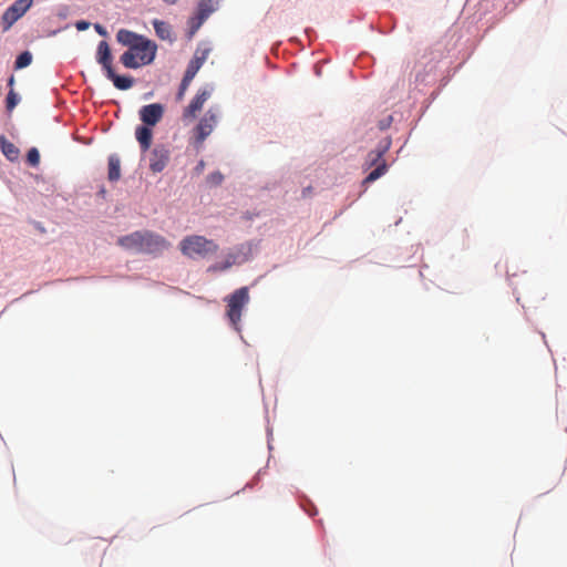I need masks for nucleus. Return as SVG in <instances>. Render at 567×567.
Wrapping results in <instances>:
<instances>
[{"label": "nucleus", "instance_id": "obj_9", "mask_svg": "<svg viewBox=\"0 0 567 567\" xmlns=\"http://www.w3.org/2000/svg\"><path fill=\"white\" fill-rule=\"evenodd\" d=\"M219 0H199L197 13L190 19L192 33L196 32L204 21L218 8Z\"/></svg>", "mask_w": 567, "mask_h": 567}, {"label": "nucleus", "instance_id": "obj_24", "mask_svg": "<svg viewBox=\"0 0 567 567\" xmlns=\"http://www.w3.org/2000/svg\"><path fill=\"white\" fill-rule=\"evenodd\" d=\"M190 82H192L190 80L183 78V80L179 84L178 92L176 94V101H178V102L183 101Z\"/></svg>", "mask_w": 567, "mask_h": 567}, {"label": "nucleus", "instance_id": "obj_29", "mask_svg": "<svg viewBox=\"0 0 567 567\" xmlns=\"http://www.w3.org/2000/svg\"><path fill=\"white\" fill-rule=\"evenodd\" d=\"M13 82H14V79H13V76H11L10 80H9V85H12Z\"/></svg>", "mask_w": 567, "mask_h": 567}, {"label": "nucleus", "instance_id": "obj_3", "mask_svg": "<svg viewBox=\"0 0 567 567\" xmlns=\"http://www.w3.org/2000/svg\"><path fill=\"white\" fill-rule=\"evenodd\" d=\"M218 248L214 240L199 235L187 236L179 243L182 254L188 258H205L208 255L215 254Z\"/></svg>", "mask_w": 567, "mask_h": 567}, {"label": "nucleus", "instance_id": "obj_8", "mask_svg": "<svg viewBox=\"0 0 567 567\" xmlns=\"http://www.w3.org/2000/svg\"><path fill=\"white\" fill-rule=\"evenodd\" d=\"M213 89L209 86L202 87L192 99L190 103L184 109L183 118L194 120L197 113L203 109L204 104L212 96Z\"/></svg>", "mask_w": 567, "mask_h": 567}, {"label": "nucleus", "instance_id": "obj_27", "mask_svg": "<svg viewBox=\"0 0 567 567\" xmlns=\"http://www.w3.org/2000/svg\"><path fill=\"white\" fill-rule=\"evenodd\" d=\"M167 4H175L178 0H163Z\"/></svg>", "mask_w": 567, "mask_h": 567}, {"label": "nucleus", "instance_id": "obj_25", "mask_svg": "<svg viewBox=\"0 0 567 567\" xmlns=\"http://www.w3.org/2000/svg\"><path fill=\"white\" fill-rule=\"evenodd\" d=\"M94 29L95 31L102 35V37H107V31L105 30V28L99 23L94 24Z\"/></svg>", "mask_w": 567, "mask_h": 567}, {"label": "nucleus", "instance_id": "obj_14", "mask_svg": "<svg viewBox=\"0 0 567 567\" xmlns=\"http://www.w3.org/2000/svg\"><path fill=\"white\" fill-rule=\"evenodd\" d=\"M105 75L109 80L113 82L116 89L122 91L131 89L134 84L133 78L117 75L114 69L109 70V72H106Z\"/></svg>", "mask_w": 567, "mask_h": 567}, {"label": "nucleus", "instance_id": "obj_26", "mask_svg": "<svg viewBox=\"0 0 567 567\" xmlns=\"http://www.w3.org/2000/svg\"><path fill=\"white\" fill-rule=\"evenodd\" d=\"M75 27L78 30L84 31L90 27V23L86 21H79V22H76Z\"/></svg>", "mask_w": 567, "mask_h": 567}, {"label": "nucleus", "instance_id": "obj_21", "mask_svg": "<svg viewBox=\"0 0 567 567\" xmlns=\"http://www.w3.org/2000/svg\"><path fill=\"white\" fill-rule=\"evenodd\" d=\"M27 162L35 167L39 165L40 163V154H39V151L35 148V147H32L29 150L28 154H27Z\"/></svg>", "mask_w": 567, "mask_h": 567}, {"label": "nucleus", "instance_id": "obj_28", "mask_svg": "<svg viewBox=\"0 0 567 567\" xmlns=\"http://www.w3.org/2000/svg\"><path fill=\"white\" fill-rule=\"evenodd\" d=\"M203 167H204V163H203V162H200V163L198 164V166H197V169H202Z\"/></svg>", "mask_w": 567, "mask_h": 567}, {"label": "nucleus", "instance_id": "obj_11", "mask_svg": "<svg viewBox=\"0 0 567 567\" xmlns=\"http://www.w3.org/2000/svg\"><path fill=\"white\" fill-rule=\"evenodd\" d=\"M169 151L164 145L155 146L150 154V169L153 173H161L169 162Z\"/></svg>", "mask_w": 567, "mask_h": 567}, {"label": "nucleus", "instance_id": "obj_19", "mask_svg": "<svg viewBox=\"0 0 567 567\" xmlns=\"http://www.w3.org/2000/svg\"><path fill=\"white\" fill-rule=\"evenodd\" d=\"M32 62V54L29 51H24L21 54L18 55L14 66L16 69H23L31 64Z\"/></svg>", "mask_w": 567, "mask_h": 567}, {"label": "nucleus", "instance_id": "obj_18", "mask_svg": "<svg viewBox=\"0 0 567 567\" xmlns=\"http://www.w3.org/2000/svg\"><path fill=\"white\" fill-rule=\"evenodd\" d=\"M153 27H154L156 35L159 39L172 40V30H171V25L167 22L155 19L153 21Z\"/></svg>", "mask_w": 567, "mask_h": 567}, {"label": "nucleus", "instance_id": "obj_12", "mask_svg": "<svg viewBox=\"0 0 567 567\" xmlns=\"http://www.w3.org/2000/svg\"><path fill=\"white\" fill-rule=\"evenodd\" d=\"M112 60L113 58L109 43L106 41H101L96 50V61L102 65L105 73L113 69Z\"/></svg>", "mask_w": 567, "mask_h": 567}, {"label": "nucleus", "instance_id": "obj_23", "mask_svg": "<svg viewBox=\"0 0 567 567\" xmlns=\"http://www.w3.org/2000/svg\"><path fill=\"white\" fill-rule=\"evenodd\" d=\"M18 102V94L13 90H10L7 95V110L11 112L17 106Z\"/></svg>", "mask_w": 567, "mask_h": 567}, {"label": "nucleus", "instance_id": "obj_17", "mask_svg": "<svg viewBox=\"0 0 567 567\" xmlns=\"http://www.w3.org/2000/svg\"><path fill=\"white\" fill-rule=\"evenodd\" d=\"M205 59H206L205 55H203L200 58L194 56L187 64V68H186V71H185V74L183 78L193 81V79L195 78V75L197 74L199 69L202 68Z\"/></svg>", "mask_w": 567, "mask_h": 567}, {"label": "nucleus", "instance_id": "obj_22", "mask_svg": "<svg viewBox=\"0 0 567 567\" xmlns=\"http://www.w3.org/2000/svg\"><path fill=\"white\" fill-rule=\"evenodd\" d=\"M234 264V260H231V257H229L225 262H217V264H214L212 265L209 268H208V271H224L228 268H230Z\"/></svg>", "mask_w": 567, "mask_h": 567}, {"label": "nucleus", "instance_id": "obj_1", "mask_svg": "<svg viewBox=\"0 0 567 567\" xmlns=\"http://www.w3.org/2000/svg\"><path fill=\"white\" fill-rule=\"evenodd\" d=\"M116 40L127 50L121 55V63L127 69H138L153 63L157 52V44L144 35L131 30L121 29Z\"/></svg>", "mask_w": 567, "mask_h": 567}, {"label": "nucleus", "instance_id": "obj_4", "mask_svg": "<svg viewBox=\"0 0 567 567\" xmlns=\"http://www.w3.org/2000/svg\"><path fill=\"white\" fill-rule=\"evenodd\" d=\"M249 300L248 287H241L225 298L227 305L226 316L237 331H239L244 308L249 303Z\"/></svg>", "mask_w": 567, "mask_h": 567}, {"label": "nucleus", "instance_id": "obj_6", "mask_svg": "<svg viewBox=\"0 0 567 567\" xmlns=\"http://www.w3.org/2000/svg\"><path fill=\"white\" fill-rule=\"evenodd\" d=\"M33 0H17L6 9L1 17V27L6 32L22 18L25 12L32 7Z\"/></svg>", "mask_w": 567, "mask_h": 567}, {"label": "nucleus", "instance_id": "obj_20", "mask_svg": "<svg viewBox=\"0 0 567 567\" xmlns=\"http://www.w3.org/2000/svg\"><path fill=\"white\" fill-rule=\"evenodd\" d=\"M224 181V175L220 172H213L206 177V182L209 186L216 187L219 186Z\"/></svg>", "mask_w": 567, "mask_h": 567}, {"label": "nucleus", "instance_id": "obj_16", "mask_svg": "<svg viewBox=\"0 0 567 567\" xmlns=\"http://www.w3.org/2000/svg\"><path fill=\"white\" fill-rule=\"evenodd\" d=\"M121 177V159L116 154L109 156V179L116 182Z\"/></svg>", "mask_w": 567, "mask_h": 567}, {"label": "nucleus", "instance_id": "obj_2", "mask_svg": "<svg viewBox=\"0 0 567 567\" xmlns=\"http://www.w3.org/2000/svg\"><path fill=\"white\" fill-rule=\"evenodd\" d=\"M117 244L125 249L145 254H159L169 247L163 236L151 231H135L120 237Z\"/></svg>", "mask_w": 567, "mask_h": 567}, {"label": "nucleus", "instance_id": "obj_15", "mask_svg": "<svg viewBox=\"0 0 567 567\" xmlns=\"http://www.w3.org/2000/svg\"><path fill=\"white\" fill-rule=\"evenodd\" d=\"M0 150L11 162L17 161L19 157V148L13 143L9 142L3 135H0Z\"/></svg>", "mask_w": 567, "mask_h": 567}, {"label": "nucleus", "instance_id": "obj_13", "mask_svg": "<svg viewBox=\"0 0 567 567\" xmlns=\"http://www.w3.org/2000/svg\"><path fill=\"white\" fill-rule=\"evenodd\" d=\"M151 127L152 126H147V125L143 124L141 126H137L135 130V137H136L137 142L140 143L141 150L143 152H146L151 147V144H152L153 132H152Z\"/></svg>", "mask_w": 567, "mask_h": 567}, {"label": "nucleus", "instance_id": "obj_7", "mask_svg": "<svg viewBox=\"0 0 567 567\" xmlns=\"http://www.w3.org/2000/svg\"><path fill=\"white\" fill-rule=\"evenodd\" d=\"M218 122V113L214 109H209L200 118L195 127V138L197 144H203L207 136L210 135Z\"/></svg>", "mask_w": 567, "mask_h": 567}, {"label": "nucleus", "instance_id": "obj_5", "mask_svg": "<svg viewBox=\"0 0 567 567\" xmlns=\"http://www.w3.org/2000/svg\"><path fill=\"white\" fill-rule=\"evenodd\" d=\"M390 142L386 141L383 144H380L375 150L369 152L364 166L367 168L374 167V169L369 173L363 183H372L385 174L388 166L383 156L388 152Z\"/></svg>", "mask_w": 567, "mask_h": 567}, {"label": "nucleus", "instance_id": "obj_10", "mask_svg": "<svg viewBox=\"0 0 567 567\" xmlns=\"http://www.w3.org/2000/svg\"><path fill=\"white\" fill-rule=\"evenodd\" d=\"M164 112L165 107L163 104L152 103L142 106L138 111V115L144 125L153 127L162 121Z\"/></svg>", "mask_w": 567, "mask_h": 567}]
</instances>
